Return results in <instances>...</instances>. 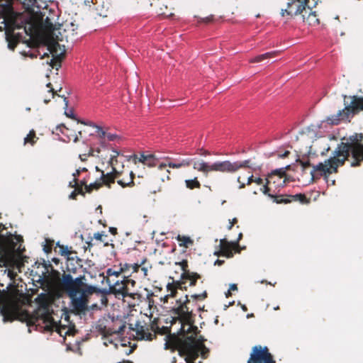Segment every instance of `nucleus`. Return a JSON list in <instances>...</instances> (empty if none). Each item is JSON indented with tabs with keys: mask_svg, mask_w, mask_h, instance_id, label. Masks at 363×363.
Returning <instances> with one entry per match:
<instances>
[{
	"mask_svg": "<svg viewBox=\"0 0 363 363\" xmlns=\"http://www.w3.org/2000/svg\"><path fill=\"white\" fill-rule=\"evenodd\" d=\"M351 157V167H359L363 162V134L355 133L349 138V142L340 143L334 151L333 157L320 162L313 167L311 172L312 179L315 173L320 172V176H326L337 172V168L342 166L345 161Z\"/></svg>",
	"mask_w": 363,
	"mask_h": 363,
	"instance_id": "1",
	"label": "nucleus"
},
{
	"mask_svg": "<svg viewBox=\"0 0 363 363\" xmlns=\"http://www.w3.org/2000/svg\"><path fill=\"white\" fill-rule=\"evenodd\" d=\"M52 274L57 278L56 289L59 295H67L72 302L73 308L78 313L85 311L89 302L88 298L94 293H100L101 290L96 286L84 283V276L74 279L70 274L64 272L60 277V272L53 269L51 264Z\"/></svg>",
	"mask_w": 363,
	"mask_h": 363,
	"instance_id": "2",
	"label": "nucleus"
},
{
	"mask_svg": "<svg viewBox=\"0 0 363 363\" xmlns=\"http://www.w3.org/2000/svg\"><path fill=\"white\" fill-rule=\"evenodd\" d=\"M175 264L181 267L182 272L179 280H174L173 278L170 277L172 281L168 283L167 285V290L169 294L164 296V302H167L169 297L176 296L178 289L186 290L188 286H195L198 279H201L199 274L189 270L188 261L186 259H183Z\"/></svg>",
	"mask_w": 363,
	"mask_h": 363,
	"instance_id": "3",
	"label": "nucleus"
},
{
	"mask_svg": "<svg viewBox=\"0 0 363 363\" xmlns=\"http://www.w3.org/2000/svg\"><path fill=\"white\" fill-rule=\"evenodd\" d=\"M346 95L344 99H347ZM351 99L350 104L345 101V108L340 110L336 114L328 116L325 122L329 125H338L341 121H349L351 117L357 114L360 111H363V96H350Z\"/></svg>",
	"mask_w": 363,
	"mask_h": 363,
	"instance_id": "4",
	"label": "nucleus"
},
{
	"mask_svg": "<svg viewBox=\"0 0 363 363\" xmlns=\"http://www.w3.org/2000/svg\"><path fill=\"white\" fill-rule=\"evenodd\" d=\"M61 25L57 28L51 20L47 17L42 23V29L45 34V42L48 49L51 52H56L60 47L59 41L64 40V35L61 33Z\"/></svg>",
	"mask_w": 363,
	"mask_h": 363,
	"instance_id": "5",
	"label": "nucleus"
},
{
	"mask_svg": "<svg viewBox=\"0 0 363 363\" xmlns=\"http://www.w3.org/2000/svg\"><path fill=\"white\" fill-rule=\"evenodd\" d=\"M0 313L4 322H12L14 320H20L21 318H28L30 316L26 311H21L19 305L13 301L4 303L0 308Z\"/></svg>",
	"mask_w": 363,
	"mask_h": 363,
	"instance_id": "6",
	"label": "nucleus"
},
{
	"mask_svg": "<svg viewBox=\"0 0 363 363\" xmlns=\"http://www.w3.org/2000/svg\"><path fill=\"white\" fill-rule=\"evenodd\" d=\"M109 293L114 294L116 298L130 297L133 299L139 298L140 295L126 285L125 276L122 280H117L113 285L109 286Z\"/></svg>",
	"mask_w": 363,
	"mask_h": 363,
	"instance_id": "7",
	"label": "nucleus"
},
{
	"mask_svg": "<svg viewBox=\"0 0 363 363\" xmlns=\"http://www.w3.org/2000/svg\"><path fill=\"white\" fill-rule=\"evenodd\" d=\"M309 3V0H289L287 3V8L281 9V16H289L291 18L298 15L302 16L303 13H307L306 9Z\"/></svg>",
	"mask_w": 363,
	"mask_h": 363,
	"instance_id": "8",
	"label": "nucleus"
},
{
	"mask_svg": "<svg viewBox=\"0 0 363 363\" xmlns=\"http://www.w3.org/2000/svg\"><path fill=\"white\" fill-rule=\"evenodd\" d=\"M247 363H275L267 347L256 345L252 347Z\"/></svg>",
	"mask_w": 363,
	"mask_h": 363,
	"instance_id": "9",
	"label": "nucleus"
},
{
	"mask_svg": "<svg viewBox=\"0 0 363 363\" xmlns=\"http://www.w3.org/2000/svg\"><path fill=\"white\" fill-rule=\"evenodd\" d=\"M179 303L177 308L174 309V313L177 315L182 323H186L191 325L194 322L192 311H189L187 304L189 303L188 296L186 295L185 301L184 302L182 300L177 301Z\"/></svg>",
	"mask_w": 363,
	"mask_h": 363,
	"instance_id": "10",
	"label": "nucleus"
},
{
	"mask_svg": "<svg viewBox=\"0 0 363 363\" xmlns=\"http://www.w3.org/2000/svg\"><path fill=\"white\" fill-rule=\"evenodd\" d=\"M288 169L287 167L277 169L273 170L270 174H269L268 176H267V178L266 179H267L266 184L263 185V186L260 189L261 191L264 195H267L269 198H271V199L274 198V194H271L269 193L270 189L268 186V184H269L272 182L276 183L277 181L274 179L276 177L279 180L282 179V182H281V184L284 183L285 182V177L286 176V169Z\"/></svg>",
	"mask_w": 363,
	"mask_h": 363,
	"instance_id": "11",
	"label": "nucleus"
},
{
	"mask_svg": "<svg viewBox=\"0 0 363 363\" xmlns=\"http://www.w3.org/2000/svg\"><path fill=\"white\" fill-rule=\"evenodd\" d=\"M195 170L202 172L207 176L211 172H219L223 173V161H218L210 164L203 160L195 161L193 164Z\"/></svg>",
	"mask_w": 363,
	"mask_h": 363,
	"instance_id": "12",
	"label": "nucleus"
},
{
	"mask_svg": "<svg viewBox=\"0 0 363 363\" xmlns=\"http://www.w3.org/2000/svg\"><path fill=\"white\" fill-rule=\"evenodd\" d=\"M257 166L251 163L250 160L236 161L232 162L229 160L223 161V173H234L242 168L255 169Z\"/></svg>",
	"mask_w": 363,
	"mask_h": 363,
	"instance_id": "13",
	"label": "nucleus"
},
{
	"mask_svg": "<svg viewBox=\"0 0 363 363\" xmlns=\"http://www.w3.org/2000/svg\"><path fill=\"white\" fill-rule=\"evenodd\" d=\"M180 356H186V362H195L199 357V350L196 345L191 342H184L179 349Z\"/></svg>",
	"mask_w": 363,
	"mask_h": 363,
	"instance_id": "14",
	"label": "nucleus"
},
{
	"mask_svg": "<svg viewBox=\"0 0 363 363\" xmlns=\"http://www.w3.org/2000/svg\"><path fill=\"white\" fill-rule=\"evenodd\" d=\"M67 258L66 269L69 273H77V270L82 267V260L79 258L75 252L73 255Z\"/></svg>",
	"mask_w": 363,
	"mask_h": 363,
	"instance_id": "15",
	"label": "nucleus"
},
{
	"mask_svg": "<svg viewBox=\"0 0 363 363\" xmlns=\"http://www.w3.org/2000/svg\"><path fill=\"white\" fill-rule=\"evenodd\" d=\"M312 9V7L308 6V8L306 9L308 13H303L301 17L303 22L307 23L309 26H315L319 25L320 21L318 18L316 12L313 11Z\"/></svg>",
	"mask_w": 363,
	"mask_h": 363,
	"instance_id": "16",
	"label": "nucleus"
},
{
	"mask_svg": "<svg viewBox=\"0 0 363 363\" xmlns=\"http://www.w3.org/2000/svg\"><path fill=\"white\" fill-rule=\"evenodd\" d=\"M21 36L14 33L13 30H6V39L8 42V47L13 50L21 40Z\"/></svg>",
	"mask_w": 363,
	"mask_h": 363,
	"instance_id": "17",
	"label": "nucleus"
},
{
	"mask_svg": "<svg viewBox=\"0 0 363 363\" xmlns=\"http://www.w3.org/2000/svg\"><path fill=\"white\" fill-rule=\"evenodd\" d=\"M113 172L111 173L104 174L103 171H101V179L102 184H105L108 187H111V184L115 182V179L120 176V172L116 171V167H112Z\"/></svg>",
	"mask_w": 363,
	"mask_h": 363,
	"instance_id": "18",
	"label": "nucleus"
},
{
	"mask_svg": "<svg viewBox=\"0 0 363 363\" xmlns=\"http://www.w3.org/2000/svg\"><path fill=\"white\" fill-rule=\"evenodd\" d=\"M129 328L132 330L136 331L137 338L140 340H152V334L149 332H146L144 326L140 325V323L135 324V328L133 327L132 324H130Z\"/></svg>",
	"mask_w": 363,
	"mask_h": 363,
	"instance_id": "19",
	"label": "nucleus"
},
{
	"mask_svg": "<svg viewBox=\"0 0 363 363\" xmlns=\"http://www.w3.org/2000/svg\"><path fill=\"white\" fill-rule=\"evenodd\" d=\"M125 328V325L124 324L120 325L117 329L104 326L100 328V333L104 337H108L113 334L123 335Z\"/></svg>",
	"mask_w": 363,
	"mask_h": 363,
	"instance_id": "20",
	"label": "nucleus"
},
{
	"mask_svg": "<svg viewBox=\"0 0 363 363\" xmlns=\"http://www.w3.org/2000/svg\"><path fill=\"white\" fill-rule=\"evenodd\" d=\"M60 48V46L57 48V50H56L57 52H50L52 55V59H51L50 62H49V65L52 68H55L57 70H58L59 68L61 67L62 60L65 57V52H64L58 53V50H59Z\"/></svg>",
	"mask_w": 363,
	"mask_h": 363,
	"instance_id": "21",
	"label": "nucleus"
},
{
	"mask_svg": "<svg viewBox=\"0 0 363 363\" xmlns=\"http://www.w3.org/2000/svg\"><path fill=\"white\" fill-rule=\"evenodd\" d=\"M167 167L166 163H161L158 166L157 177L163 182L170 179L171 172Z\"/></svg>",
	"mask_w": 363,
	"mask_h": 363,
	"instance_id": "22",
	"label": "nucleus"
},
{
	"mask_svg": "<svg viewBox=\"0 0 363 363\" xmlns=\"http://www.w3.org/2000/svg\"><path fill=\"white\" fill-rule=\"evenodd\" d=\"M221 255L227 257L233 256V246L225 240H221L220 242Z\"/></svg>",
	"mask_w": 363,
	"mask_h": 363,
	"instance_id": "23",
	"label": "nucleus"
},
{
	"mask_svg": "<svg viewBox=\"0 0 363 363\" xmlns=\"http://www.w3.org/2000/svg\"><path fill=\"white\" fill-rule=\"evenodd\" d=\"M149 267L146 265V259H143L140 264L135 263L133 267L134 273H140L141 278H145L147 276Z\"/></svg>",
	"mask_w": 363,
	"mask_h": 363,
	"instance_id": "24",
	"label": "nucleus"
},
{
	"mask_svg": "<svg viewBox=\"0 0 363 363\" xmlns=\"http://www.w3.org/2000/svg\"><path fill=\"white\" fill-rule=\"evenodd\" d=\"M193 160L186 158V159H182L181 160H175L174 162H170L167 164L168 167L169 168H176L179 169L182 167H189L192 163Z\"/></svg>",
	"mask_w": 363,
	"mask_h": 363,
	"instance_id": "25",
	"label": "nucleus"
},
{
	"mask_svg": "<svg viewBox=\"0 0 363 363\" xmlns=\"http://www.w3.org/2000/svg\"><path fill=\"white\" fill-rule=\"evenodd\" d=\"M72 247L67 245H60L59 242L56 243L55 251L62 256L68 257L70 255H73L75 251L72 250Z\"/></svg>",
	"mask_w": 363,
	"mask_h": 363,
	"instance_id": "26",
	"label": "nucleus"
},
{
	"mask_svg": "<svg viewBox=\"0 0 363 363\" xmlns=\"http://www.w3.org/2000/svg\"><path fill=\"white\" fill-rule=\"evenodd\" d=\"M35 301L39 306V308L47 310L49 306V298L46 294L42 293L39 294L35 299Z\"/></svg>",
	"mask_w": 363,
	"mask_h": 363,
	"instance_id": "27",
	"label": "nucleus"
},
{
	"mask_svg": "<svg viewBox=\"0 0 363 363\" xmlns=\"http://www.w3.org/2000/svg\"><path fill=\"white\" fill-rule=\"evenodd\" d=\"M40 3H43V0H23V1L27 9H34L35 8L40 9L42 8Z\"/></svg>",
	"mask_w": 363,
	"mask_h": 363,
	"instance_id": "28",
	"label": "nucleus"
},
{
	"mask_svg": "<svg viewBox=\"0 0 363 363\" xmlns=\"http://www.w3.org/2000/svg\"><path fill=\"white\" fill-rule=\"evenodd\" d=\"M275 55H276V52H266L264 54H262V55H257V56L250 59L249 60V62L250 63L259 62H262V61H263L264 60H267V59L271 58L272 57H274Z\"/></svg>",
	"mask_w": 363,
	"mask_h": 363,
	"instance_id": "29",
	"label": "nucleus"
},
{
	"mask_svg": "<svg viewBox=\"0 0 363 363\" xmlns=\"http://www.w3.org/2000/svg\"><path fill=\"white\" fill-rule=\"evenodd\" d=\"M291 202L299 201L303 204H308L310 203L311 199L307 198L304 194H297L295 195H291Z\"/></svg>",
	"mask_w": 363,
	"mask_h": 363,
	"instance_id": "30",
	"label": "nucleus"
},
{
	"mask_svg": "<svg viewBox=\"0 0 363 363\" xmlns=\"http://www.w3.org/2000/svg\"><path fill=\"white\" fill-rule=\"evenodd\" d=\"M129 178L128 179H118V184L121 186L122 187H127V186H132L134 185V177H135V175L133 174V172H129Z\"/></svg>",
	"mask_w": 363,
	"mask_h": 363,
	"instance_id": "31",
	"label": "nucleus"
},
{
	"mask_svg": "<svg viewBox=\"0 0 363 363\" xmlns=\"http://www.w3.org/2000/svg\"><path fill=\"white\" fill-rule=\"evenodd\" d=\"M38 140V138L36 136L35 131L34 130H31L24 138V145L28 143L31 145H34Z\"/></svg>",
	"mask_w": 363,
	"mask_h": 363,
	"instance_id": "32",
	"label": "nucleus"
},
{
	"mask_svg": "<svg viewBox=\"0 0 363 363\" xmlns=\"http://www.w3.org/2000/svg\"><path fill=\"white\" fill-rule=\"evenodd\" d=\"M185 184L186 188L189 189H200L201 186L197 177H195L193 179L185 180Z\"/></svg>",
	"mask_w": 363,
	"mask_h": 363,
	"instance_id": "33",
	"label": "nucleus"
},
{
	"mask_svg": "<svg viewBox=\"0 0 363 363\" xmlns=\"http://www.w3.org/2000/svg\"><path fill=\"white\" fill-rule=\"evenodd\" d=\"M177 240L179 242V245L184 247H188L193 244V240L189 237L185 235H179L177 237Z\"/></svg>",
	"mask_w": 363,
	"mask_h": 363,
	"instance_id": "34",
	"label": "nucleus"
},
{
	"mask_svg": "<svg viewBox=\"0 0 363 363\" xmlns=\"http://www.w3.org/2000/svg\"><path fill=\"white\" fill-rule=\"evenodd\" d=\"M290 196L291 195H274V197L272 199L277 203H291Z\"/></svg>",
	"mask_w": 363,
	"mask_h": 363,
	"instance_id": "35",
	"label": "nucleus"
},
{
	"mask_svg": "<svg viewBox=\"0 0 363 363\" xmlns=\"http://www.w3.org/2000/svg\"><path fill=\"white\" fill-rule=\"evenodd\" d=\"M135 266V264H128L124 263L120 264V272H121V274H128V272H131V273L133 272V267Z\"/></svg>",
	"mask_w": 363,
	"mask_h": 363,
	"instance_id": "36",
	"label": "nucleus"
},
{
	"mask_svg": "<svg viewBox=\"0 0 363 363\" xmlns=\"http://www.w3.org/2000/svg\"><path fill=\"white\" fill-rule=\"evenodd\" d=\"M157 159L153 155H147L145 160L144 164L148 167H155L157 164Z\"/></svg>",
	"mask_w": 363,
	"mask_h": 363,
	"instance_id": "37",
	"label": "nucleus"
},
{
	"mask_svg": "<svg viewBox=\"0 0 363 363\" xmlns=\"http://www.w3.org/2000/svg\"><path fill=\"white\" fill-rule=\"evenodd\" d=\"M106 238H107V235L104 234L103 233H96L94 234L93 238L95 240L100 241L104 243V245L105 247H107L109 245L108 242L106 240Z\"/></svg>",
	"mask_w": 363,
	"mask_h": 363,
	"instance_id": "38",
	"label": "nucleus"
},
{
	"mask_svg": "<svg viewBox=\"0 0 363 363\" xmlns=\"http://www.w3.org/2000/svg\"><path fill=\"white\" fill-rule=\"evenodd\" d=\"M101 182H95L92 184L86 185V192L91 193L94 189H99L100 187L102 186Z\"/></svg>",
	"mask_w": 363,
	"mask_h": 363,
	"instance_id": "39",
	"label": "nucleus"
},
{
	"mask_svg": "<svg viewBox=\"0 0 363 363\" xmlns=\"http://www.w3.org/2000/svg\"><path fill=\"white\" fill-rule=\"evenodd\" d=\"M54 245V240L46 239L45 244L43 245V250L46 253H50L52 251Z\"/></svg>",
	"mask_w": 363,
	"mask_h": 363,
	"instance_id": "40",
	"label": "nucleus"
},
{
	"mask_svg": "<svg viewBox=\"0 0 363 363\" xmlns=\"http://www.w3.org/2000/svg\"><path fill=\"white\" fill-rule=\"evenodd\" d=\"M96 128V133L101 140H105L106 138L107 132L104 130L103 128L99 125H94Z\"/></svg>",
	"mask_w": 363,
	"mask_h": 363,
	"instance_id": "41",
	"label": "nucleus"
},
{
	"mask_svg": "<svg viewBox=\"0 0 363 363\" xmlns=\"http://www.w3.org/2000/svg\"><path fill=\"white\" fill-rule=\"evenodd\" d=\"M208 296L206 290H203L201 294H194L191 295V298L196 301H203Z\"/></svg>",
	"mask_w": 363,
	"mask_h": 363,
	"instance_id": "42",
	"label": "nucleus"
},
{
	"mask_svg": "<svg viewBox=\"0 0 363 363\" xmlns=\"http://www.w3.org/2000/svg\"><path fill=\"white\" fill-rule=\"evenodd\" d=\"M197 347L199 348V352H201L202 357L206 358L207 354L209 352V350L203 343H201L199 346H197Z\"/></svg>",
	"mask_w": 363,
	"mask_h": 363,
	"instance_id": "43",
	"label": "nucleus"
},
{
	"mask_svg": "<svg viewBox=\"0 0 363 363\" xmlns=\"http://www.w3.org/2000/svg\"><path fill=\"white\" fill-rule=\"evenodd\" d=\"M125 279L126 285L128 287H130L132 289V291H134V289H135V284H136L135 281L130 279L129 275H128V276L125 275Z\"/></svg>",
	"mask_w": 363,
	"mask_h": 363,
	"instance_id": "44",
	"label": "nucleus"
},
{
	"mask_svg": "<svg viewBox=\"0 0 363 363\" xmlns=\"http://www.w3.org/2000/svg\"><path fill=\"white\" fill-rule=\"evenodd\" d=\"M121 274V272H120V269L118 270H116L113 268H108L106 270V274L108 277H110V276L118 277Z\"/></svg>",
	"mask_w": 363,
	"mask_h": 363,
	"instance_id": "45",
	"label": "nucleus"
},
{
	"mask_svg": "<svg viewBox=\"0 0 363 363\" xmlns=\"http://www.w3.org/2000/svg\"><path fill=\"white\" fill-rule=\"evenodd\" d=\"M24 30L28 35L32 37L35 33V28L33 25L30 24L28 26H25Z\"/></svg>",
	"mask_w": 363,
	"mask_h": 363,
	"instance_id": "46",
	"label": "nucleus"
},
{
	"mask_svg": "<svg viewBox=\"0 0 363 363\" xmlns=\"http://www.w3.org/2000/svg\"><path fill=\"white\" fill-rule=\"evenodd\" d=\"M113 155H111V157H110V160H109V164L110 165L113 167H114V163H113V160H116V158L118 157V156L119 155V152L117 151V150H113Z\"/></svg>",
	"mask_w": 363,
	"mask_h": 363,
	"instance_id": "47",
	"label": "nucleus"
},
{
	"mask_svg": "<svg viewBox=\"0 0 363 363\" xmlns=\"http://www.w3.org/2000/svg\"><path fill=\"white\" fill-rule=\"evenodd\" d=\"M147 157V155H144V154H141L140 155V157H138V155H134V162L135 163H136L137 162H141L143 164H144L145 162V160L146 159Z\"/></svg>",
	"mask_w": 363,
	"mask_h": 363,
	"instance_id": "48",
	"label": "nucleus"
},
{
	"mask_svg": "<svg viewBox=\"0 0 363 363\" xmlns=\"http://www.w3.org/2000/svg\"><path fill=\"white\" fill-rule=\"evenodd\" d=\"M214 21V17H213V15H210L206 18H201L199 22H202V23H211Z\"/></svg>",
	"mask_w": 363,
	"mask_h": 363,
	"instance_id": "49",
	"label": "nucleus"
},
{
	"mask_svg": "<svg viewBox=\"0 0 363 363\" xmlns=\"http://www.w3.org/2000/svg\"><path fill=\"white\" fill-rule=\"evenodd\" d=\"M118 138V136L116 134H113V133H106V139L108 141H114V140H116Z\"/></svg>",
	"mask_w": 363,
	"mask_h": 363,
	"instance_id": "50",
	"label": "nucleus"
},
{
	"mask_svg": "<svg viewBox=\"0 0 363 363\" xmlns=\"http://www.w3.org/2000/svg\"><path fill=\"white\" fill-rule=\"evenodd\" d=\"M81 173V169H77L76 172L74 173H73V177H74V179H73V182H74V185H77L78 184V177L79 176Z\"/></svg>",
	"mask_w": 363,
	"mask_h": 363,
	"instance_id": "51",
	"label": "nucleus"
},
{
	"mask_svg": "<svg viewBox=\"0 0 363 363\" xmlns=\"http://www.w3.org/2000/svg\"><path fill=\"white\" fill-rule=\"evenodd\" d=\"M74 191H77V194L85 195V192L83 190V187L79 186L78 185L74 188Z\"/></svg>",
	"mask_w": 363,
	"mask_h": 363,
	"instance_id": "52",
	"label": "nucleus"
},
{
	"mask_svg": "<svg viewBox=\"0 0 363 363\" xmlns=\"http://www.w3.org/2000/svg\"><path fill=\"white\" fill-rule=\"evenodd\" d=\"M92 153H93V150L91 149V150H89V154H88V155H86V154H84V155H79V158H80V160H81L82 161H85V160H86V157H87L88 156H91V155H93Z\"/></svg>",
	"mask_w": 363,
	"mask_h": 363,
	"instance_id": "53",
	"label": "nucleus"
},
{
	"mask_svg": "<svg viewBox=\"0 0 363 363\" xmlns=\"http://www.w3.org/2000/svg\"><path fill=\"white\" fill-rule=\"evenodd\" d=\"M86 185H88L87 184V180L86 179H83L80 182L78 181V186H82V187L84 186V189H86Z\"/></svg>",
	"mask_w": 363,
	"mask_h": 363,
	"instance_id": "54",
	"label": "nucleus"
},
{
	"mask_svg": "<svg viewBox=\"0 0 363 363\" xmlns=\"http://www.w3.org/2000/svg\"><path fill=\"white\" fill-rule=\"evenodd\" d=\"M65 113L68 118H73V119L75 118V116L74 115L72 110H69V111H65Z\"/></svg>",
	"mask_w": 363,
	"mask_h": 363,
	"instance_id": "55",
	"label": "nucleus"
},
{
	"mask_svg": "<svg viewBox=\"0 0 363 363\" xmlns=\"http://www.w3.org/2000/svg\"><path fill=\"white\" fill-rule=\"evenodd\" d=\"M300 163L303 169H306L311 166V163H310L309 160L306 161V162L300 161Z\"/></svg>",
	"mask_w": 363,
	"mask_h": 363,
	"instance_id": "56",
	"label": "nucleus"
},
{
	"mask_svg": "<svg viewBox=\"0 0 363 363\" xmlns=\"http://www.w3.org/2000/svg\"><path fill=\"white\" fill-rule=\"evenodd\" d=\"M47 86L50 88L49 92L52 93V96L54 98V96L57 94L56 91H54L53 88L52 87V85L50 83H48L47 84Z\"/></svg>",
	"mask_w": 363,
	"mask_h": 363,
	"instance_id": "57",
	"label": "nucleus"
},
{
	"mask_svg": "<svg viewBox=\"0 0 363 363\" xmlns=\"http://www.w3.org/2000/svg\"><path fill=\"white\" fill-rule=\"evenodd\" d=\"M237 222H238V219H237L236 218H233L231 220H230V225H229V227H228V229H230H230L232 228V227H233L235 223H237Z\"/></svg>",
	"mask_w": 363,
	"mask_h": 363,
	"instance_id": "58",
	"label": "nucleus"
},
{
	"mask_svg": "<svg viewBox=\"0 0 363 363\" xmlns=\"http://www.w3.org/2000/svg\"><path fill=\"white\" fill-rule=\"evenodd\" d=\"M64 129H67L64 124H61L57 127V130H59L62 133H64Z\"/></svg>",
	"mask_w": 363,
	"mask_h": 363,
	"instance_id": "59",
	"label": "nucleus"
},
{
	"mask_svg": "<svg viewBox=\"0 0 363 363\" xmlns=\"http://www.w3.org/2000/svg\"><path fill=\"white\" fill-rule=\"evenodd\" d=\"M254 182L256 183L258 185H261V184H263V179L259 178V177L255 178V180H254Z\"/></svg>",
	"mask_w": 363,
	"mask_h": 363,
	"instance_id": "60",
	"label": "nucleus"
},
{
	"mask_svg": "<svg viewBox=\"0 0 363 363\" xmlns=\"http://www.w3.org/2000/svg\"><path fill=\"white\" fill-rule=\"evenodd\" d=\"M109 232H110L112 235H116V234H117V228H113V227H110V228H109Z\"/></svg>",
	"mask_w": 363,
	"mask_h": 363,
	"instance_id": "61",
	"label": "nucleus"
},
{
	"mask_svg": "<svg viewBox=\"0 0 363 363\" xmlns=\"http://www.w3.org/2000/svg\"><path fill=\"white\" fill-rule=\"evenodd\" d=\"M77 191H73L70 195H69V199H77Z\"/></svg>",
	"mask_w": 363,
	"mask_h": 363,
	"instance_id": "62",
	"label": "nucleus"
},
{
	"mask_svg": "<svg viewBox=\"0 0 363 363\" xmlns=\"http://www.w3.org/2000/svg\"><path fill=\"white\" fill-rule=\"evenodd\" d=\"M238 290V286L236 284H232L230 285L229 291H236Z\"/></svg>",
	"mask_w": 363,
	"mask_h": 363,
	"instance_id": "63",
	"label": "nucleus"
},
{
	"mask_svg": "<svg viewBox=\"0 0 363 363\" xmlns=\"http://www.w3.org/2000/svg\"><path fill=\"white\" fill-rule=\"evenodd\" d=\"M254 180H255V179H254L253 175L250 176V177H248V179H247V185L251 184L252 182H254Z\"/></svg>",
	"mask_w": 363,
	"mask_h": 363,
	"instance_id": "64",
	"label": "nucleus"
}]
</instances>
